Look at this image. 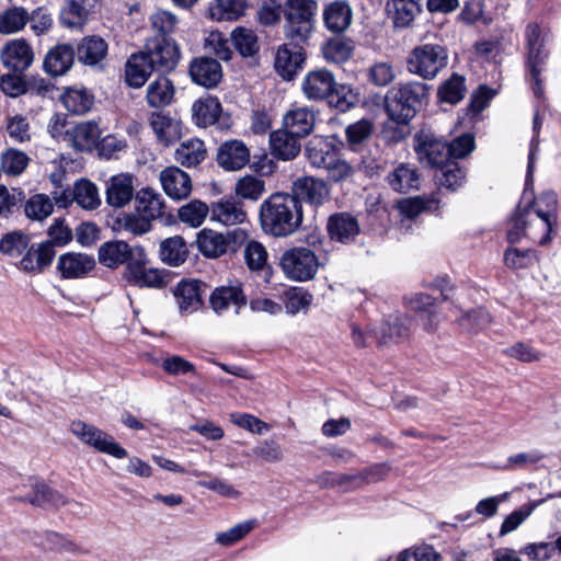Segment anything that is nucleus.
I'll list each match as a JSON object with an SVG mask.
<instances>
[{"mask_svg":"<svg viewBox=\"0 0 561 561\" xmlns=\"http://www.w3.org/2000/svg\"><path fill=\"white\" fill-rule=\"evenodd\" d=\"M262 230L276 238L295 233L302 224V208L288 193H274L260 206Z\"/></svg>","mask_w":561,"mask_h":561,"instance_id":"f257e3e1","label":"nucleus"},{"mask_svg":"<svg viewBox=\"0 0 561 561\" xmlns=\"http://www.w3.org/2000/svg\"><path fill=\"white\" fill-rule=\"evenodd\" d=\"M427 91L428 85L419 81L401 83L390 90L386 98L389 117L399 124H407L415 116L417 107L427 96Z\"/></svg>","mask_w":561,"mask_h":561,"instance_id":"f03ea898","label":"nucleus"},{"mask_svg":"<svg viewBox=\"0 0 561 561\" xmlns=\"http://www.w3.org/2000/svg\"><path fill=\"white\" fill-rule=\"evenodd\" d=\"M318 4L314 0H287L284 8L285 34L294 45L305 44L314 26Z\"/></svg>","mask_w":561,"mask_h":561,"instance_id":"7ed1b4c3","label":"nucleus"},{"mask_svg":"<svg viewBox=\"0 0 561 561\" xmlns=\"http://www.w3.org/2000/svg\"><path fill=\"white\" fill-rule=\"evenodd\" d=\"M447 48L439 44H422L414 47L408 59L407 68L412 75L424 80H433L448 65Z\"/></svg>","mask_w":561,"mask_h":561,"instance_id":"20e7f679","label":"nucleus"},{"mask_svg":"<svg viewBox=\"0 0 561 561\" xmlns=\"http://www.w3.org/2000/svg\"><path fill=\"white\" fill-rule=\"evenodd\" d=\"M279 265L288 278L306 282L317 274L319 260L312 250L300 247L286 250L280 256Z\"/></svg>","mask_w":561,"mask_h":561,"instance_id":"39448f33","label":"nucleus"},{"mask_svg":"<svg viewBox=\"0 0 561 561\" xmlns=\"http://www.w3.org/2000/svg\"><path fill=\"white\" fill-rule=\"evenodd\" d=\"M70 431L81 443L100 453L117 459H123L128 455L127 450L116 443L112 435L92 424L77 420L71 423Z\"/></svg>","mask_w":561,"mask_h":561,"instance_id":"423d86ee","label":"nucleus"},{"mask_svg":"<svg viewBox=\"0 0 561 561\" xmlns=\"http://www.w3.org/2000/svg\"><path fill=\"white\" fill-rule=\"evenodd\" d=\"M547 36L548 32L538 24L530 26V33H528V64H530V73L534 80V94L537 98H542L545 93L540 75L548 58V51L545 48Z\"/></svg>","mask_w":561,"mask_h":561,"instance_id":"0eeeda50","label":"nucleus"},{"mask_svg":"<svg viewBox=\"0 0 561 561\" xmlns=\"http://www.w3.org/2000/svg\"><path fill=\"white\" fill-rule=\"evenodd\" d=\"M157 71H171L180 60V48L171 37H152L142 50Z\"/></svg>","mask_w":561,"mask_h":561,"instance_id":"6e6552de","label":"nucleus"},{"mask_svg":"<svg viewBox=\"0 0 561 561\" xmlns=\"http://www.w3.org/2000/svg\"><path fill=\"white\" fill-rule=\"evenodd\" d=\"M415 151L419 160L433 168H442L451 161L448 144L431 133L421 131L415 136Z\"/></svg>","mask_w":561,"mask_h":561,"instance_id":"1a4fd4ad","label":"nucleus"},{"mask_svg":"<svg viewBox=\"0 0 561 561\" xmlns=\"http://www.w3.org/2000/svg\"><path fill=\"white\" fill-rule=\"evenodd\" d=\"M330 186L323 179L302 175L293 182L290 195L298 204L305 202L318 207L330 198Z\"/></svg>","mask_w":561,"mask_h":561,"instance_id":"9d476101","label":"nucleus"},{"mask_svg":"<svg viewBox=\"0 0 561 561\" xmlns=\"http://www.w3.org/2000/svg\"><path fill=\"white\" fill-rule=\"evenodd\" d=\"M147 255L145 250H136L134 253V262L127 265V279L139 287H164L165 276L157 268H147Z\"/></svg>","mask_w":561,"mask_h":561,"instance_id":"9b49d317","label":"nucleus"},{"mask_svg":"<svg viewBox=\"0 0 561 561\" xmlns=\"http://www.w3.org/2000/svg\"><path fill=\"white\" fill-rule=\"evenodd\" d=\"M0 58L7 69L23 73L34 61V50L24 38H15L3 45Z\"/></svg>","mask_w":561,"mask_h":561,"instance_id":"f8f14e48","label":"nucleus"},{"mask_svg":"<svg viewBox=\"0 0 561 561\" xmlns=\"http://www.w3.org/2000/svg\"><path fill=\"white\" fill-rule=\"evenodd\" d=\"M213 310L217 314H222L229 309H233L236 314L245 307L248 299L240 283L222 285L217 287L209 297Z\"/></svg>","mask_w":561,"mask_h":561,"instance_id":"ddd939ff","label":"nucleus"},{"mask_svg":"<svg viewBox=\"0 0 561 561\" xmlns=\"http://www.w3.org/2000/svg\"><path fill=\"white\" fill-rule=\"evenodd\" d=\"M533 209L537 218L541 222L543 231L542 237L538 240L540 245H543L550 241V233L557 221L558 213V197L552 191L545 192L535 201L531 205H528V210Z\"/></svg>","mask_w":561,"mask_h":561,"instance_id":"4468645a","label":"nucleus"},{"mask_svg":"<svg viewBox=\"0 0 561 561\" xmlns=\"http://www.w3.org/2000/svg\"><path fill=\"white\" fill-rule=\"evenodd\" d=\"M95 260L92 255L81 252H67L61 254L57 261V271L64 279H76L85 277L95 267Z\"/></svg>","mask_w":561,"mask_h":561,"instance_id":"2eb2a0df","label":"nucleus"},{"mask_svg":"<svg viewBox=\"0 0 561 561\" xmlns=\"http://www.w3.org/2000/svg\"><path fill=\"white\" fill-rule=\"evenodd\" d=\"M327 230L331 240L348 244L359 234L360 226L354 215L341 211L328 218Z\"/></svg>","mask_w":561,"mask_h":561,"instance_id":"dca6fc26","label":"nucleus"},{"mask_svg":"<svg viewBox=\"0 0 561 561\" xmlns=\"http://www.w3.org/2000/svg\"><path fill=\"white\" fill-rule=\"evenodd\" d=\"M316 121L317 114L312 107L295 104L283 116V127L304 138L313 131Z\"/></svg>","mask_w":561,"mask_h":561,"instance_id":"f3484780","label":"nucleus"},{"mask_svg":"<svg viewBox=\"0 0 561 561\" xmlns=\"http://www.w3.org/2000/svg\"><path fill=\"white\" fill-rule=\"evenodd\" d=\"M335 78L327 69H317L306 75L302 92L308 100L321 101L329 99L335 89Z\"/></svg>","mask_w":561,"mask_h":561,"instance_id":"a211bd4d","label":"nucleus"},{"mask_svg":"<svg viewBox=\"0 0 561 561\" xmlns=\"http://www.w3.org/2000/svg\"><path fill=\"white\" fill-rule=\"evenodd\" d=\"M134 193V176L129 173H119L107 180L105 202L113 208H123L133 199Z\"/></svg>","mask_w":561,"mask_h":561,"instance_id":"6ab92c4d","label":"nucleus"},{"mask_svg":"<svg viewBox=\"0 0 561 561\" xmlns=\"http://www.w3.org/2000/svg\"><path fill=\"white\" fill-rule=\"evenodd\" d=\"M136 250H144V248L139 245L130 247L125 241L119 240L107 241L99 248V262L108 268H116L124 263L128 265L134 262Z\"/></svg>","mask_w":561,"mask_h":561,"instance_id":"aec40b11","label":"nucleus"},{"mask_svg":"<svg viewBox=\"0 0 561 561\" xmlns=\"http://www.w3.org/2000/svg\"><path fill=\"white\" fill-rule=\"evenodd\" d=\"M160 182L164 193L172 199L181 201L192 192L190 175L178 167H168L160 173Z\"/></svg>","mask_w":561,"mask_h":561,"instance_id":"412c9836","label":"nucleus"},{"mask_svg":"<svg viewBox=\"0 0 561 561\" xmlns=\"http://www.w3.org/2000/svg\"><path fill=\"white\" fill-rule=\"evenodd\" d=\"M56 251L50 242H42L26 249V252L19 262L18 267L26 273L38 274L49 266L55 257Z\"/></svg>","mask_w":561,"mask_h":561,"instance_id":"4be33fe9","label":"nucleus"},{"mask_svg":"<svg viewBox=\"0 0 561 561\" xmlns=\"http://www.w3.org/2000/svg\"><path fill=\"white\" fill-rule=\"evenodd\" d=\"M385 11L396 28H407L422 13L420 0H387Z\"/></svg>","mask_w":561,"mask_h":561,"instance_id":"5701e85b","label":"nucleus"},{"mask_svg":"<svg viewBox=\"0 0 561 561\" xmlns=\"http://www.w3.org/2000/svg\"><path fill=\"white\" fill-rule=\"evenodd\" d=\"M190 76L195 83L209 89L221 81L222 69L216 59L199 57L192 60Z\"/></svg>","mask_w":561,"mask_h":561,"instance_id":"b1692460","label":"nucleus"},{"mask_svg":"<svg viewBox=\"0 0 561 561\" xmlns=\"http://www.w3.org/2000/svg\"><path fill=\"white\" fill-rule=\"evenodd\" d=\"M411 319L404 314H390L380 325L376 339L380 345L399 343L410 335Z\"/></svg>","mask_w":561,"mask_h":561,"instance_id":"393cba45","label":"nucleus"},{"mask_svg":"<svg viewBox=\"0 0 561 561\" xmlns=\"http://www.w3.org/2000/svg\"><path fill=\"white\" fill-rule=\"evenodd\" d=\"M250 161V151L240 140L225 141L217 152L218 164L227 171H237Z\"/></svg>","mask_w":561,"mask_h":561,"instance_id":"a878e982","label":"nucleus"},{"mask_svg":"<svg viewBox=\"0 0 561 561\" xmlns=\"http://www.w3.org/2000/svg\"><path fill=\"white\" fill-rule=\"evenodd\" d=\"M149 125L157 140L169 146L182 136L181 122L162 112H152L149 116Z\"/></svg>","mask_w":561,"mask_h":561,"instance_id":"bb28decb","label":"nucleus"},{"mask_svg":"<svg viewBox=\"0 0 561 561\" xmlns=\"http://www.w3.org/2000/svg\"><path fill=\"white\" fill-rule=\"evenodd\" d=\"M152 64L141 50L129 56L125 64V82L134 89L141 88L152 73Z\"/></svg>","mask_w":561,"mask_h":561,"instance_id":"cd10ccee","label":"nucleus"},{"mask_svg":"<svg viewBox=\"0 0 561 561\" xmlns=\"http://www.w3.org/2000/svg\"><path fill=\"white\" fill-rule=\"evenodd\" d=\"M302 62L301 45L284 44L276 53L275 68L284 79L290 80Z\"/></svg>","mask_w":561,"mask_h":561,"instance_id":"c85d7f7f","label":"nucleus"},{"mask_svg":"<svg viewBox=\"0 0 561 561\" xmlns=\"http://www.w3.org/2000/svg\"><path fill=\"white\" fill-rule=\"evenodd\" d=\"M75 49L69 44L53 47L44 59V69L47 73L57 77L66 73L75 60Z\"/></svg>","mask_w":561,"mask_h":561,"instance_id":"c756f323","label":"nucleus"},{"mask_svg":"<svg viewBox=\"0 0 561 561\" xmlns=\"http://www.w3.org/2000/svg\"><path fill=\"white\" fill-rule=\"evenodd\" d=\"M300 137L289 133L286 128L273 131L270 135L271 150L274 157L282 160H290L300 152Z\"/></svg>","mask_w":561,"mask_h":561,"instance_id":"7c9ffc66","label":"nucleus"},{"mask_svg":"<svg viewBox=\"0 0 561 561\" xmlns=\"http://www.w3.org/2000/svg\"><path fill=\"white\" fill-rule=\"evenodd\" d=\"M211 219L222 225H239L247 220L243 205L236 198L221 199L211 207Z\"/></svg>","mask_w":561,"mask_h":561,"instance_id":"2f4dec72","label":"nucleus"},{"mask_svg":"<svg viewBox=\"0 0 561 561\" xmlns=\"http://www.w3.org/2000/svg\"><path fill=\"white\" fill-rule=\"evenodd\" d=\"M78 60L87 66H96L107 55V43L100 36H87L77 47Z\"/></svg>","mask_w":561,"mask_h":561,"instance_id":"473e14b6","label":"nucleus"},{"mask_svg":"<svg viewBox=\"0 0 561 561\" xmlns=\"http://www.w3.org/2000/svg\"><path fill=\"white\" fill-rule=\"evenodd\" d=\"M323 21L333 33L345 31L352 22V9L345 1H333L323 11Z\"/></svg>","mask_w":561,"mask_h":561,"instance_id":"72a5a7b5","label":"nucleus"},{"mask_svg":"<svg viewBox=\"0 0 561 561\" xmlns=\"http://www.w3.org/2000/svg\"><path fill=\"white\" fill-rule=\"evenodd\" d=\"M175 88L165 76L157 77L147 88L146 100L149 106L161 108L170 105L174 99Z\"/></svg>","mask_w":561,"mask_h":561,"instance_id":"f704fd0d","label":"nucleus"},{"mask_svg":"<svg viewBox=\"0 0 561 561\" xmlns=\"http://www.w3.org/2000/svg\"><path fill=\"white\" fill-rule=\"evenodd\" d=\"M136 211L151 221L163 214L164 202L162 196L150 187L138 191L135 195Z\"/></svg>","mask_w":561,"mask_h":561,"instance_id":"c9c22d12","label":"nucleus"},{"mask_svg":"<svg viewBox=\"0 0 561 561\" xmlns=\"http://www.w3.org/2000/svg\"><path fill=\"white\" fill-rule=\"evenodd\" d=\"M336 154L334 146L322 136H314L305 147V156L317 169H323Z\"/></svg>","mask_w":561,"mask_h":561,"instance_id":"e433bc0d","label":"nucleus"},{"mask_svg":"<svg viewBox=\"0 0 561 561\" xmlns=\"http://www.w3.org/2000/svg\"><path fill=\"white\" fill-rule=\"evenodd\" d=\"M174 296L181 312L192 313L196 311L202 306L201 282L193 279L179 283Z\"/></svg>","mask_w":561,"mask_h":561,"instance_id":"4c0bfd02","label":"nucleus"},{"mask_svg":"<svg viewBox=\"0 0 561 561\" xmlns=\"http://www.w3.org/2000/svg\"><path fill=\"white\" fill-rule=\"evenodd\" d=\"M204 142L197 138H191L180 144L174 152V159L183 167L192 168L199 164L206 158Z\"/></svg>","mask_w":561,"mask_h":561,"instance_id":"58836bf2","label":"nucleus"},{"mask_svg":"<svg viewBox=\"0 0 561 561\" xmlns=\"http://www.w3.org/2000/svg\"><path fill=\"white\" fill-rule=\"evenodd\" d=\"M390 187L399 193H408L417 188L420 179L417 171L409 163H401L387 176Z\"/></svg>","mask_w":561,"mask_h":561,"instance_id":"ea45409f","label":"nucleus"},{"mask_svg":"<svg viewBox=\"0 0 561 561\" xmlns=\"http://www.w3.org/2000/svg\"><path fill=\"white\" fill-rule=\"evenodd\" d=\"M221 113V104L217 98L198 99L192 106V116L197 126L206 127L215 124Z\"/></svg>","mask_w":561,"mask_h":561,"instance_id":"a19ab883","label":"nucleus"},{"mask_svg":"<svg viewBox=\"0 0 561 561\" xmlns=\"http://www.w3.org/2000/svg\"><path fill=\"white\" fill-rule=\"evenodd\" d=\"M466 92V78L454 72L438 85L437 98L442 103L456 105L463 100Z\"/></svg>","mask_w":561,"mask_h":561,"instance_id":"79ce46f5","label":"nucleus"},{"mask_svg":"<svg viewBox=\"0 0 561 561\" xmlns=\"http://www.w3.org/2000/svg\"><path fill=\"white\" fill-rule=\"evenodd\" d=\"M187 254V245L182 237L168 238L160 244V257L171 266H179L184 263Z\"/></svg>","mask_w":561,"mask_h":561,"instance_id":"37998d69","label":"nucleus"},{"mask_svg":"<svg viewBox=\"0 0 561 561\" xmlns=\"http://www.w3.org/2000/svg\"><path fill=\"white\" fill-rule=\"evenodd\" d=\"M248 0H216L209 7V16L217 21H236L245 13Z\"/></svg>","mask_w":561,"mask_h":561,"instance_id":"c03bdc74","label":"nucleus"},{"mask_svg":"<svg viewBox=\"0 0 561 561\" xmlns=\"http://www.w3.org/2000/svg\"><path fill=\"white\" fill-rule=\"evenodd\" d=\"M101 130L95 122H84L78 124L72 131V141L77 150H91L99 144Z\"/></svg>","mask_w":561,"mask_h":561,"instance_id":"a18cd8bd","label":"nucleus"},{"mask_svg":"<svg viewBox=\"0 0 561 561\" xmlns=\"http://www.w3.org/2000/svg\"><path fill=\"white\" fill-rule=\"evenodd\" d=\"M199 250L208 257H218L227 252L228 240L219 232L213 230H202L197 236Z\"/></svg>","mask_w":561,"mask_h":561,"instance_id":"49530a36","label":"nucleus"},{"mask_svg":"<svg viewBox=\"0 0 561 561\" xmlns=\"http://www.w3.org/2000/svg\"><path fill=\"white\" fill-rule=\"evenodd\" d=\"M243 257L250 271L270 274L268 253L261 242L256 240L248 241L243 249Z\"/></svg>","mask_w":561,"mask_h":561,"instance_id":"de8ad7c7","label":"nucleus"},{"mask_svg":"<svg viewBox=\"0 0 561 561\" xmlns=\"http://www.w3.org/2000/svg\"><path fill=\"white\" fill-rule=\"evenodd\" d=\"M73 199L81 208L87 210H94L101 205L96 185L85 179L75 183Z\"/></svg>","mask_w":561,"mask_h":561,"instance_id":"09e8293b","label":"nucleus"},{"mask_svg":"<svg viewBox=\"0 0 561 561\" xmlns=\"http://www.w3.org/2000/svg\"><path fill=\"white\" fill-rule=\"evenodd\" d=\"M65 107L73 114H84L89 112L93 105V95L85 89H67L61 96Z\"/></svg>","mask_w":561,"mask_h":561,"instance_id":"8fccbe9b","label":"nucleus"},{"mask_svg":"<svg viewBox=\"0 0 561 561\" xmlns=\"http://www.w3.org/2000/svg\"><path fill=\"white\" fill-rule=\"evenodd\" d=\"M54 211V202L46 194H35L24 204L25 216L31 220L43 221Z\"/></svg>","mask_w":561,"mask_h":561,"instance_id":"3c124183","label":"nucleus"},{"mask_svg":"<svg viewBox=\"0 0 561 561\" xmlns=\"http://www.w3.org/2000/svg\"><path fill=\"white\" fill-rule=\"evenodd\" d=\"M354 43L346 38H333L322 47L324 58L334 64H342L348 60L354 51Z\"/></svg>","mask_w":561,"mask_h":561,"instance_id":"603ef678","label":"nucleus"},{"mask_svg":"<svg viewBox=\"0 0 561 561\" xmlns=\"http://www.w3.org/2000/svg\"><path fill=\"white\" fill-rule=\"evenodd\" d=\"M30 20L28 12L22 7H13L0 14V34H13L24 28Z\"/></svg>","mask_w":561,"mask_h":561,"instance_id":"864d4df0","label":"nucleus"},{"mask_svg":"<svg viewBox=\"0 0 561 561\" xmlns=\"http://www.w3.org/2000/svg\"><path fill=\"white\" fill-rule=\"evenodd\" d=\"M359 103V92L348 84L335 83V89L329 98V104L340 112H346Z\"/></svg>","mask_w":561,"mask_h":561,"instance_id":"5fc2aeb1","label":"nucleus"},{"mask_svg":"<svg viewBox=\"0 0 561 561\" xmlns=\"http://www.w3.org/2000/svg\"><path fill=\"white\" fill-rule=\"evenodd\" d=\"M27 501L41 507H59L66 503L65 497L44 483L35 484Z\"/></svg>","mask_w":561,"mask_h":561,"instance_id":"6e6d98bb","label":"nucleus"},{"mask_svg":"<svg viewBox=\"0 0 561 561\" xmlns=\"http://www.w3.org/2000/svg\"><path fill=\"white\" fill-rule=\"evenodd\" d=\"M230 37L234 48L241 56L250 57L257 53V36L254 31L243 26H238L231 32Z\"/></svg>","mask_w":561,"mask_h":561,"instance_id":"4d7b16f0","label":"nucleus"},{"mask_svg":"<svg viewBox=\"0 0 561 561\" xmlns=\"http://www.w3.org/2000/svg\"><path fill=\"white\" fill-rule=\"evenodd\" d=\"M209 211L211 213V209L206 203L194 199L179 209V218L183 224L197 228L204 222Z\"/></svg>","mask_w":561,"mask_h":561,"instance_id":"13d9d810","label":"nucleus"},{"mask_svg":"<svg viewBox=\"0 0 561 561\" xmlns=\"http://www.w3.org/2000/svg\"><path fill=\"white\" fill-rule=\"evenodd\" d=\"M88 0H68L62 9L60 19L68 27L81 26L89 14Z\"/></svg>","mask_w":561,"mask_h":561,"instance_id":"bf43d9fd","label":"nucleus"},{"mask_svg":"<svg viewBox=\"0 0 561 561\" xmlns=\"http://www.w3.org/2000/svg\"><path fill=\"white\" fill-rule=\"evenodd\" d=\"M45 543L49 550L78 556L83 553L82 547L73 539L57 531L48 530L44 534Z\"/></svg>","mask_w":561,"mask_h":561,"instance_id":"052dcab7","label":"nucleus"},{"mask_svg":"<svg viewBox=\"0 0 561 561\" xmlns=\"http://www.w3.org/2000/svg\"><path fill=\"white\" fill-rule=\"evenodd\" d=\"M5 131L11 141L24 144L31 140V125L27 117L14 114L7 117Z\"/></svg>","mask_w":561,"mask_h":561,"instance_id":"680f3d73","label":"nucleus"},{"mask_svg":"<svg viewBox=\"0 0 561 561\" xmlns=\"http://www.w3.org/2000/svg\"><path fill=\"white\" fill-rule=\"evenodd\" d=\"M28 162V156L18 149L10 148L1 154V168L9 175H20L26 169Z\"/></svg>","mask_w":561,"mask_h":561,"instance_id":"e2e57ef3","label":"nucleus"},{"mask_svg":"<svg viewBox=\"0 0 561 561\" xmlns=\"http://www.w3.org/2000/svg\"><path fill=\"white\" fill-rule=\"evenodd\" d=\"M234 191L242 198L257 201L265 191V183L257 176L245 175L238 180Z\"/></svg>","mask_w":561,"mask_h":561,"instance_id":"0e129e2a","label":"nucleus"},{"mask_svg":"<svg viewBox=\"0 0 561 561\" xmlns=\"http://www.w3.org/2000/svg\"><path fill=\"white\" fill-rule=\"evenodd\" d=\"M28 247V237L14 231L4 234L0 240V252L10 257H19Z\"/></svg>","mask_w":561,"mask_h":561,"instance_id":"69168bd1","label":"nucleus"},{"mask_svg":"<svg viewBox=\"0 0 561 561\" xmlns=\"http://www.w3.org/2000/svg\"><path fill=\"white\" fill-rule=\"evenodd\" d=\"M150 23L157 32L154 37H170L176 27L178 18L170 11L158 10L150 16Z\"/></svg>","mask_w":561,"mask_h":561,"instance_id":"338daca9","label":"nucleus"},{"mask_svg":"<svg viewBox=\"0 0 561 561\" xmlns=\"http://www.w3.org/2000/svg\"><path fill=\"white\" fill-rule=\"evenodd\" d=\"M491 321L489 312L484 308H477L466 312L458 319L462 330L473 333L485 328Z\"/></svg>","mask_w":561,"mask_h":561,"instance_id":"774afa93","label":"nucleus"}]
</instances>
